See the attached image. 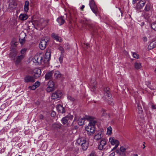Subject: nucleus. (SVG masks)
I'll return each instance as SVG.
<instances>
[{"label":"nucleus","instance_id":"obj_1","mask_svg":"<svg viewBox=\"0 0 156 156\" xmlns=\"http://www.w3.org/2000/svg\"><path fill=\"white\" fill-rule=\"evenodd\" d=\"M109 88H105L104 89V95L103 99L107 102L109 104L112 105L113 104V100L112 98V96L109 90Z\"/></svg>","mask_w":156,"mask_h":156},{"label":"nucleus","instance_id":"obj_2","mask_svg":"<svg viewBox=\"0 0 156 156\" xmlns=\"http://www.w3.org/2000/svg\"><path fill=\"white\" fill-rule=\"evenodd\" d=\"M76 143L80 145L82 149L85 151L87 149L88 145V139L84 137H82L76 140Z\"/></svg>","mask_w":156,"mask_h":156},{"label":"nucleus","instance_id":"obj_3","mask_svg":"<svg viewBox=\"0 0 156 156\" xmlns=\"http://www.w3.org/2000/svg\"><path fill=\"white\" fill-rule=\"evenodd\" d=\"M96 123V121H93L89 122L88 126L85 128L86 130L87 131L88 134L91 135L95 132L94 126Z\"/></svg>","mask_w":156,"mask_h":156},{"label":"nucleus","instance_id":"obj_4","mask_svg":"<svg viewBox=\"0 0 156 156\" xmlns=\"http://www.w3.org/2000/svg\"><path fill=\"white\" fill-rule=\"evenodd\" d=\"M73 115L69 114L62 118L61 120L62 122L64 125H67L68 124L69 122H70V120L71 121L73 119Z\"/></svg>","mask_w":156,"mask_h":156},{"label":"nucleus","instance_id":"obj_5","mask_svg":"<svg viewBox=\"0 0 156 156\" xmlns=\"http://www.w3.org/2000/svg\"><path fill=\"white\" fill-rule=\"evenodd\" d=\"M45 21L43 18L39 20H35L33 24H34L41 29H43L45 27Z\"/></svg>","mask_w":156,"mask_h":156},{"label":"nucleus","instance_id":"obj_6","mask_svg":"<svg viewBox=\"0 0 156 156\" xmlns=\"http://www.w3.org/2000/svg\"><path fill=\"white\" fill-rule=\"evenodd\" d=\"M109 142L112 145H115V147L112 149V151L114 149H116L119 146V142L118 140L115 139L114 137H110L109 140Z\"/></svg>","mask_w":156,"mask_h":156},{"label":"nucleus","instance_id":"obj_7","mask_svg":"<svg viewBox=\"0 0 156 156\" xmlns=\"http://www.w3.org/2000/svg\"><path fill=\"white\" fill-rule=\"evenodd\" d=\"M51 50L50 49H47L45 53L44 62H48L50 60L51 56Z\"/></svg>","mask_w":156,"mask_h":156},{"label":"nucleus","instance_id":"obj_8","mask_svg":"<svg viewBox=\"0 0 156 156\" xmlns=\"http://www.w3.org/2000/svg\"><path fill=\"white\" fill-rule=\"evenodd\" d=\"M146 2V0H140L136 4L135 8L137 11L141 9Z\"/></svg>","mask_w":156,"mask_h":156},{"label":"nucleus","instance_id":"obj_9","mask_svg":"<svg viewBox=\"0 0 156 156\" xmlns=\"http://www.w3.org/2000/svg\"><path fill=\"white\" fill-rule=\"evenodd\" d=\"M43 58L39 55H35L33 59V62L37 64H41L42 62V60Z\"/></svg>","mask_w":156,"mask_h":156},{"label":"nucleus","instance_id":"obj_10","mask_svg":"<svg viewBox=\"0 0 156 156\" xmlns=\"http://www.w3.org/2000/svg\"><path fill=\"white\" fill-rule=\"evenodd\" d=\"M48 38H44L42 39L39 44V47L41 50H44L46 46L47 42L48 41Z\"/></svg>","mask_w":156,"mask_h":156},{"label":"nucleus","instance_id":"obj_11","mask_svg":"<svg viewBox=\"0 0 156 156\" xmlns=\"http://www.w3.org/2000/svg\"><path fill=\"white\" fill-rule=\"evenodd\" d=\"M62 93L60 90H57L53 93L51 97L52 99H56L59 98L62 96Z\"/></svg>","mask_w":156,"mask_h":156},{"label":"nucleus","instance_id":"obj_12","mask_svg":"<svg viewBox=\"0 0 156 156\" xmlns=\"http://www.w3.org/2000/svg\"><path fill=\"white\" fill-rule=\"evenodd\" d=\"M54 89V83L53 81L50 80L47 84V87L46 88V90L48 92H50L53 91Z\"/></svg>","mask_w":156,"mask_h":156},{"label":"nucleus","instance_id":"obj_13","mask_svg":"<svg viewBox=\"0 0 156 156\" xmlns=\"http://www.w3.org/2000/svg\"><path fill=\"white\" fill-rule=\"evenodd\" d=\"M106 144V141L105 139H102L98 143V148L100 150H102Z\"/></svg>","mask_w":156,"mask_h":156},{"label":"nucleus","instance_id":"obj_14","mask_svg":"<svg viewBox=\"0 0 156 156\" xmlns=\"http://www.w3.org/2000/svg\"><path fill=\"white\" fill-rule=\"evenodd\" d=\"M33 73L34 77L36 79L37 78L40 76L41 74V69L39 68H36L34 69Z\"/></svg>","mask_w":156,"mask_h":156},{"label":"nucleus","instance_id":"obj_15","mask_svg":"<svg viewBox=\"0 0 156 156\" xmlns=\"http://www.w3.org/2000/svg\"><path fill=\"white\" fill-rule=\"evenodd\" d=\"M24 81L26 83H34L35 82V79L32 76H27L24 78Z\"/></svg>","mask_w":156,"mask_h":156},{"label":"nucleus","instance_id":"obj_16","mask_svg":"<svg viewBox=\"0 0 156 156\" xmlns=\"http://www.w3.org/2000/svg\"><path fill=\"white\" fill-rule=\"evenodd\" d=\"M17 54V51L16 50H12L9 55V58H11V60L14 61Z\"/></svg>","mask_w":156,"mask_h":156},{"label":"nucleus","instance_id":"obj_17","mask_svg":"<svg viewBox=\"0 0 156 156\" xmlns=\"http://www.w3.org/2000/svg\"><path fill=\"white\" fill-rule=\"evenodd\" d=\"M26 35L24 32L21 33L19 36V41L21 45L23 44L25 42V37Z\"/></svg>","mask_w":156,"mask_h":156},{"label":"nucleus","instance_id":"obj_18","mask_svg":"<svg viewBox=\"0 0 156 156\" xmlns=\"http://www.w3.org/2000/svg\"><path fill=\"white\" fill-rule=\"evenodd\" d=\"M53 73L54 71H51L47 73L44 76L45 80H51L52 79Z\"/></svg>","mask_w":156,"mask_h":156},{"label":"nucleus","instance_id":"obj_19","mask_svg":"<svg viewBox=\"0 0 156 156\" xmlns=\"http://www.w3.org/2000/svg\"><path fill=\"white\" fill-rule=\"evenodd\" d=\"M51 37L54 40H55L57 41L61 42L62 41V40L61 37L57 34L53 33L51 34Z\"/></svg>","mask_w":156,"mask_h":156},{"label":"nucleus","instance_id":"obj_20","mask_svg":"<svg viewBox=\"0 0 156 156\" xmlns=\"http://www.w3.org/2000/svg\"><path fill=\"white\" fill-rule=\"evenodd\" d=\"M56 108L57 110L59 113H63L65 112L64 108L61 105H57Z\"/></svg>","mask_w":156,"mask_h":156},{"label":"nucleus","instance_id":"obj_21","mask_svg":"<svg viewBox=\"0 0 156 156\" xmlns=\"http://www.w3.org/2000/svg\"><path fill=\"white\" fill-rule=\"evenodd\" d=\"M137 108L138 109V116L140 117V119H142L143 117V110L142 109V108L141 106H140L139 104H137Z\"/></svg>","mask_w":156,"mask_h":156},{"label":"nucleus","instance_id":"obj_22","mask_svg":"<svg viewBox=\"0 0 156 156\" xmlns=\"http://www.w3.org/2000/svg\"><path fill=\"white\" fill-rule=\"evenodd\" d=\"M156 47V40L151 42L148 46V49L150 50Z\"/></svg>","mask_w":156,"mask_h":156},{"label":"nucleus","instance_id":"obj_23","mask_svg":"<svg viewBox=\"0 0 156 156\" xmlns=\"http://www.w3.org/2000/svg\"><path fill=\"white\" fill-rule=\"evenodd\" d=\"M151 11H144L143 16L144 17L147 19H148L151 15Z\"/></svg>","mask_w":156,"mask_h":156},{"label":"nucleus","instance_id":"obj_24","mask_svg":"<svg viewBox=\"0 0 156 156\" xmlns=\"http://www.w3.org/2000/svg\"><path fill=\"white\" fill-rule=\"evenodd\" d=\"M28 17V16L26 14H21L19 16V19L22 21L26 20Z\"/></svg>","mask_w":156,"mask_h":156},{"label":"nucleus","instance_id":"obj_25","mask_svg":"<svg viewBox=\"0 0 156 156\" xmlns=\"http://www.w3.org/2000/svg\"><path fill=\"white\" fill-rule=\"evenodd\" d=\"M103 137V135L101 132H99L94 136L95 140H98L101 139Z\"/></svg>","mask_w":156,"mask_h":156},{"label":"nucleus","instance_id":"obj_26","mask_svg":"<svg viewBox=\"0 0 156 156\" xmlns=\"http://www.w3.org/2000/svg\"><path fill=\"white\" fill-rule=\"evenodd\" d=\"M24 57V55H21L17 57L16 63L17 64L19 63Z\"/></svg>","mask_w":156,"mask_h":156},{"label":"nucleus","instance_id":"obj_27","mask_svg":"<svg viewBox=\"0 0 156 156\" xmlns=\"http://www.w3.org/2000/svg\"><path fill=\"white\" fill-rule=\"evenodd\" d=\"M90 7L93 12L96 14L98 11V9L96 5L94 4V5H92L91 6H90Z\"/></svg>","mask_w":156,"mask_h":156},{"label":"nucleus","instance_id":"obj_28","mask_svg":"<svg viewBox=\"0 0 156 156\" xmlns=\"http://www.w3.org/2000/svg\"><path fill=\"white\" fill-rule=\"evenodd\" d=\"M54 76L55 78L58 79L60 78L61 76V74L60 72L58 71H55L54 72Z\"/></svg>","mask_w":156,"mask_h":156},{"label":"nucleus","instance_id":"obj_29","mask_svg":"<svg viewBox=\"0 0 156 156\" xmlns=\"http://www.w3.org/2000/svg\"><path fill=\"white\" fill-rule=\"evenodd\" d=\"M57 21L59 23L60 25H62L65 22V20L62 17H60L58 18L57 20Z\"/></svg>","mask_w":156,"mask_h":156},{"label":"nucleus","instance_id":"obj_30","mask_svg":"<svg viewBox=\"0 0 156 156\" xmlns=\"http://www.w3.org/2000/svg\"><path fill=\"white\" fill-rule=\"evenodd\" d=\"M29 2L28 1H26L24 6V9L25 12H27L29 10Z\"/></svg>","mask_w":156,"mask_h":156},{"label":"nucleus","instance_id":"obj_31","mask_svg":"<svg viewBox=\"0 0 156 156\" xmlns=\"http://www.w3.org/2000/svg\"><path fill=\"white\" fill-rule=\"evenodd\" d=\"M151 5L149 3H147L146 5L144 11H151Z\"/></svg>","mask_w":156,"mask_h":156},{"label":"nucleus","instance_id":"obj_32","mask_svg":"<svg viewBox=\"0 0 156 156\" xmlns=\"http://www.w3.org/2000/svg\"><path fill=\"white\" fill-rule=\"evenodd\" d=\"M83 118L84 119L85 121L86 120H87L88 121H89L90 122H91V121H95V120H93V118L88 115H85V116L83 117Z\"/></svg>","mask_w":156,"mask_h":156},{"label":"nucleus","instance_id":"obj_33","mask_svg":"<svg viewBox=\"0 0 156 156\" xmlns=\"http://www.w3.org/2000/svg\"><path fill=\"white\" fill-rule=\"evenodd\" d=\"M84 121L83 118H80L78 120V123L80 126H82L84 124Z\"/></svg>","mask_w":156,"mask_h":156},{"label":"nucleus","instance_id":"obj_34","mask_svg":"<svg viewBox=\"0 0 156 156\" xmlns=\"http://www.w3.org/2000/svg\"><path fill=\"white\" fill-rule=\"evenodd\" d=\"M112 129L111 126H109L107 128V134L110 135L112 133Z\"/></svg>","mask_w":156,"mask_h":156},{"label":"nucleus","instance_id":"obj_35","mask_svg":"<svg viewBox=\"0 0 156 156\" xmlns=\"http://www.w3.org/2000/svg\"><path fill=\"white\" fill-rule=\"evenodd\" d=\"M60 125L57 124H54L52 125V128L54 129H60Z\"/></svg>","mask_w":156,"mask_h":156},{"label":"nucleus","instance_id":"obj_36","mask_svg":"<svg viewBox=\"0 0 156 156\" xmlns=\"http://www.w3.org/2000/svg\"><path fill=\"white\" fill-rule=\"evenodd\" d=\"M96 83L95 82H94V84H92L91 85L92 88L91 89V91H93L95 93H96V86L95 85L96 84Z\"/></svg>","mask_w":156,"mask_h":156},{"label":"nucleus","instance_id":"obj_37","mask_svg":"<svg viewBox=\"0 0 156 156\" xmlns=\"http://www.w3.org/2000/svg\"><path fill=\"white\" fill-rule=\"evenodd\" d=\"M141 64L140 63L136 62L134 64V67L136 69H139L141 68Z\"/></svg>","mask_w":156,"mask_h":156},{"label":"nucleus","instance_id":"obj_38","mask_svg":"<svg viewBox=\"0 0 156 156\" xmlns=\"http://www.w3.org/2000/svg\"><path fill=\"white\" fill-rule=\"evenodd\" d=\"M100 115L101 116H104L106 115V113L105 112V110L104 109H102L101 111H100Z\"/></svg>","mask_w":156,"mask_h":156},{"label":"nucleus","instance_id":"obj_39","mask_svg":"<svg viewBox=\"0 0 156 156\" xmlns=\"http://www.w3.org/2000/svg\"><path fill=\"white\" fill-rule=\"evenodd\" d=\"M151 27L152 29L156 31V23H153L151 25Z\"/></svg>","mask_w":156,"mask_h":156},{"label":"nucleus","instance_id":"obj_40","mask_svg":"<svg viewBox=\"0 0 156 156\" xmlns=\"http://www.w3.org/2000/svg\"><path fill=\"white\" fill-rule=\"evenodd\" d=\"M116 152L119 154L121 156H125L126 154L124 152H119V151L118 150H116Z\"/></svg>","mask_w":156,"mask_h":156},{"label":"nucleus","instance_id":"obj_41","mask_svg":"<svg viewBox=\"0 0 156 156\" xmlns=\"http://www.w3.org/2000/svg\"><path fill=\"white\" fill-rule=\"evenodd\" d=\"M126 150V148L124 147H121L120 148V151H119V152H125Z\"/></svg>","mask_w":156,"mask_h":156},{"label":"nucleus","instance_id":"obj_42","mask_svg":"<svg viewBox=\"0 0 156 156\" xmlns=\"http://www.w3.org/2000/svg\"><path fill=\"white\" fill-rule=\"evenodd\" d=\"M67 98L68 99L70 100L71 101H73L75 100V98L73 97L70 95H68V96Z\"/></svg>","mask_w":156,"mask_h":156},{"label":"nucleus","instance_id":"obj_43","mask_svg":"<svg viewBox=\"0 0 156 156\" xmlns=\"http://www.w3.org/2000/svg\"><path fill=\"white\" fill-rule=\"evenodd\" d=\"M27 50V49L26 48H24L22 49L20 51V53L21 55H24V54L26 52Z\"/></svg>","mask_w":156,"mask_h":156},{"label":"nucleus","instance_id":"obj_44","mask_svg":"<svg viewBox=\"0 0 156 156\" xmlns=\"http://www.w3.org/2000/svg\"><path fill=\"white\" fill-rule=\"evenodd\" d=\"M133 58H138L139 57V55L134 52L133 53Z\"/></svg>","mask_w":156,"mask_h":156},{"label":"nucleus","instance_id":"obj_45","mask_svg":"<svg viewBox=\"0 0 156 156\" xmlns=\"http://www.w3.org/2000/svg\"><path fill=\"white\" fill-rule=\"evenodd\" d=\"M17 45V43L15 42L13 43H12L11 46L12 48L14 49L15 50V48Z\"/></svg>","mask_w":156,"mask_h":156},{"label":"nucleus","instance_id":"obj_46","mask_svg":"<svg viewBox=\"0 0 156 156\" xmlns=\"http://www.w3.org/2000/svg\"><path fill=\"white\" fill-rule=\"evenodd\" d=\"M40 84V82L38 81H36L34 84V85L37 88L38 87Z\"/></svg>","mask_w":156,"mask_h":156},{"label":"nucleus","instance_id":"obj_47","mask_svg":"<svg viewBox=\"0 0 156 156\" xmlns=\"http://www.w3.org/2000/svg\"><path fill=\"white\" fill-rule=\"evenodd\" d=\"M37 87H35L34 85L32 86H30L28 87V88L32 90H35Z\"/></svg>","mask_w":156,"mask_h":156},{"label":"nucleus","instance_id":"obj_48","mask_svg":"<svg viewBox=\"0 0 156 156\" xmlns=\"http://www.w3.org/2000/svg\"><path fill=\"white\" fill-rule=\"evenodd\" d=\"M39 120H42L44 119V116L42 114H40L39 116Z\"/></svg>","mask_w":156,"mask_h":156},{"label":"nucleus","instance_id":"obj_49","mask_svg":"<svg viewBox=\"0 0 156 156\" xmlns=\"http://www.w3.org/2000/svg\"><path fill=\"white\" fill-rule=\"evenodd\" d=\"M95 3L94 0H91L89 3L90 6H92V5H94Z\"/></svg>","mask_w":156,"mask_h":156},{"label":"nucleus","instance_id":"obj_50","mask_svg":"<svg viewBox=\"0 0 156 156\" xmlns=\"http://www.w3.org/2000/svg\"><path fill=\"white\" fill-rule=\"evenodd\" d=\"M89 156H96L95 152L94 151H92L90 154Z\"/></svg>","mask_w":156,"mask_h":156},{"label":"nucleus","instance_id":"obj_51","mask_svg":"<svg viewBox=\"0 0 156 156\" xmlns=\"http://www.w3.org/2000/svg\"><path fill=\"white\" fill-rule=\"evenodd\" d=\"M59 49V50L61 51L62 53L64 52V49L62 47H60Z\"/></svg>","mask_w":156,"mask_h":156},{"label":"nucleus","instance_id":"obj_52","mask_svg":"<svg viewBox=\"0 0 156 156\" xmlns=\"http://www.w3.org/2000/svg\"><path fill=\"white\" fill-rule=\"evenodd\" d=\"M63 58V57L61 56H60L58 60L61 63L62 62Z\"/></svg>","mask_w":156,"mask_h":156},{"label":"nucleus","instance_id":"obj_53","mask_svg":"<svg viewBox=\"0 0 156 156\" xmlns=\"http://www.w3.org/2000/svg\"><path fill=\"white\" fill-rule=\"evenodd\" d=\"M115 155V153L114 152H112L109 154V156H114Z\"/></svg>","mask_w":156,"mask_h":156},{"label":"nucleus","instance_id":"obj_54","mask_svg":"<svg viewBox=\"0 0 156 156\" xmlns=\"http://www.w3.org/2000/svg\"><path fill=\"white\" fill-rule=\"evenodd\" d=\"M51 116H54L55 115V112H52L51 114Z\"/></svg>","mask_w":156,"mask_h":156},{"label":"nucleus","instance_id":"obj_55","mask_svg":"<svg viewBox=\"0 0 156 156\" xmlns=\"http://www.w3.org/2000/svg\"><path fill=\"white\" fill-rule=\"evenodd\" d=\"M152 108L153 109H156V105H152Z\"/></svg>","mask_w":156,"mask_h":156},{"label":"nucleus","instance_id":"obj_56","mask_svg":"<svg viewBox=\"0 0 156 156\" xmlns=\"http://www.w3.org/2000/svg\"><path fill=\"white\" fill-rule=\"evenodd\" d=\"M143 40L144 42L146 41H147V38L146 37H144L143 38Z\"/></svg>","mask_w":156,"mask_h":156},{"label":"nucleus","instance_id":"obj_57","mask_svg":"<svg viewBox=\"0 0 156 156\" xmlns=\"http://www.w3.org/2000/svg\"><path fill=\"white\" fill-rule=\"evenodd\" d=\"M85 6L83 5L82 6H81V8H80V9L82 11L83 10V9L84 8Z\"/></svg>","mask_w":156,"mask_h":156},{"label":"nucleus","instance_id":"obj_58","mask_svg":"<svg viewBox=\"0 0 156 156\" xmlns=\"http://www.w3.org/2000/svg\"><path fill=\"white\" fill-rule=\"evenodd\" d=\"M69 19L70 20L72 19V16H71V14H70V16H69Z\"/></svg>","mask_w":156,"mask_h":156},{"label":"nucleus","instance_id":"obj_59","mask_svg":"<svg viewBox=\"0 0 156 156\" xmlns=\"http://www.w3.org/2000/svg\"><path fill=\"white\" fill-rule=\"evenodd\" d=\"M145 146L144 145V144H143V148L144 149L145 148Z\"/></svg>","mask_w":156,"mask_h":156},{"label":"nucleus","instance_id":"obj_60","mask_svg":"<svg viewBox=\"0 0 156 156\" xmlns=\"http://www.w3.org/2000/svg\"><path fill=\"white\" fill-rule=\"evenodd\" d=\"M141 24H142V25H144V22H142V23H141Z\"/></svg>","mask_w":156,"mask_h":156},{"label":"nucleus","instance_id":"obj_61","mask_svg":"<svg viewBox=\"0 0 156 156\" xmlns=\"http://www.w3.org/2000/svg\"><path fill=\"white\" fill-rule=\"evenodd\" d=\"M154 71L156 72V69H155V70H154Z\"/></svg>","mask_w":156,"mask_h":156}]
</instances>
